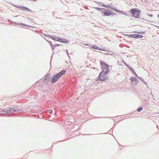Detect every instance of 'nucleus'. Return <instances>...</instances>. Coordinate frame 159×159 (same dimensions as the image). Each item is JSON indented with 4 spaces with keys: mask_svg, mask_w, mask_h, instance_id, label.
<instances>
[{
    "mask_svg": "<svg viewBox=\"0 0 159 159\" xmlns=\"http://www.w3.org/2000/svg\"><path fill=\"white\" fill-rule=\"evenodd\" d=\"M133 16L136 18H138L140 20H144L143 18L140 17L141 14V10L138 9L134 8L130 10Z\"/></svg>",
    "mask_w": 159,
    "mask_h": 159,
    "instance_id": "obj_1",
    "label": "nucleus"
},
{
    "mask_svg": "<svg viewBox=\"0 0 159 159\" xmlns=\"http://www.w3.org/2000/svg\"><path fill=\"white\" fill-rule=\"evenodd\" d=\"M66 71L65 70H62L59 73L54 75L51 79V81L52 83H54L57 81L58 79L63 75L64 74Z\"/></svg>",
    "mask_w": 159,
    "mask_h": 159,
    "instance_id": "obj_2",
    "label": "nucleus"
},
{
    "mask_svg": "<svg viewBox=\"0 0 159 159\" xmlns=\"http://www.w3.org/2000/svg\"><path fill=\"white\" fill-rule=\"evenodd\" d=\"M100 64L102 69V71L104 70V71H105V74H107L109 71V66L101 60L100 61Z\"/></svg>",
    "mask_w": 159,
    "mask_h": 159,
    "instance_id": "obj_3",
    "label": "nucleus"
},
{
    "mask_svg": "<svg viewBox=\"0 0 159 159\" xmlns=\"http://www.w3.org/2000/svg\"><path fill=\"white\" fill-rule=\"evenodd\" d=\"M107 74H105V71L104 70L102 71L98 76V80L102 81L106 80L108 79L107 76L106 75Z\"/></svg>",
    "mask_w": 159,
    "mask_h": 159,
    "instance_id": "obj_4",
    "label": "nucleus"
},
{
    "mask_svg": "<svg viewBox=\"0 0 159 159\" xmlns=\"http://www.w3.org/2000/svg\"><path fill=\"white\" fill-rule=\"evenodd\" d=\"M49 36V38H50L52 40H55V41H58L60 42V40H61L60 39L61 38H59V37H56L54 36H52V35H51L50 36Z\"/></svg>",
    "mask_w": 159,
    "mask_h": 159,
    "instance_id": "obj_5",
    "label": "nucleus"
},
{
    "mask_svg": "<svg viewBox=\"0 0 159 159\" xmlns=\"http://www.w3.org/2000/svg\"><path fill=\"white\" fill-rule=\"evenodd\" d=\"M10 110L11 111V113L13 112H15L16 113H19L20 112V110L16 109V107H10Z\"/></svg>",
    "mask_w": 159,
    "mask_h": 159,
    "instance_id": "obj_6",
    "label": "nucleus"
},
{
    "mask_svg": "<svg viewBox=\"0 0 159 159\" xmlns=\"http://www.w3.org/2000/svg\"><path fill=\"white\" fill-rule=\"evenodd\" d=\"M20 8L23 11H25L28 12H32V11L31 10L26 7L21 6Z\"/></svg>",
    "mask_w": 159,
    "mask_h": 159,
    "instance_id": "obj_7",
    "label": "nucleus"
},
{
    "mask_svg": "<svg viewBox=\"0 0 159 159\" xmlns=\"http://www.w3.org/2000/svg\"><path fill=\"white\" fill-rule=\"evenodd\" d=\"M111 15H112V13L111 11L110 10H108L107 9L106 11V12H105L103 16H109Z\"/></svg>",
    "mask_w": 159,
    "mask_h": 159,
    "instance_id": "obj_8",
    "label": "nucleus"
},
{
    "mask_svg": "<svg viewBox=\"0 0 159 159\" xmlns=\"http://www.w3.org/2000/svg\"><path fill=\"white\" fill-rule=\"evenodd\" d=\"M93 49H98L100 50H102V51H105V49H102L100 48H99L97 47L95 45H93L91 47Z\"/></svg>",
    "mask_w": 159,
    "mask_h": 159,
    "instance_id": "obj_9",
    "label": "nucleus"
},
{
    "mask_svg": "<svg viewBox=\"0 0 159 159\" xmlns=\"http://www.w3.org/2000/svg\"><path fill=\"white\" fill-rule=\"evenodd\" d=\"M130 79L132 82H136V83H138V79L135 77H131Z\"/></svg>",
    "mask_w": 159,
    "mask_h": 159,
    "instance_id": "obj_10",
    "label": "nucleus"
},
{
    "mask_svg": "<svg viewBox=\"0 0 159 159\" xmlns=\"http://www.w3.org/2000/svg\"><path fill=\"white\" fill-rule=\"evenodd\" d=\"M60 42H62L63 43H68L69 42V41H67L66 39H63L62 38H60Z\"/></svg>",
    "mask_w": 159,
    "mask_h": 159,
    "instance_id": "obj_11",
    "label": "nucleus"
},
{
    "mask_svg": "<svg viewBox=\"0 0 159 159\" xmlns=\"http://www.w3.org/2000/svg\"><path fill=\"white\" fill-rule=\"evenodd\" d=\"M4 114H7L9 113H11V111L10 110V107L8 108V109H6L4 111Z\"/></svg>",
    "mask_w": 159,
    "mask_h": 159,
    "instance_id": "obj_12",
    "label": "nucleus"
},
{
    "mask_svg": "<svg viewBox=\"0 0 159 159\" xmlns=\"http://www.w3.org/2000/svg\"><path fill=\"white\" fill-rule=\"evenodd\" d=\"M20 25L22 27H31V26L30 25H27L23 23H20Z\"/></svg>",
    "mask_w": 159,
    "mask_h": 159,
    "instance_id": "obj_13",
    "label": "nucleus"
},
{
    "mask_svg": "<svg viewBox=\"0 0 159 159\" xmlns=\"http://www.w3.org/2000/svg\"><path fill=\"white\" fill-rule=\"evenodd\" d=\"M128 36L131 38L136 39L137 34L129 35Z\"/></svg>",
    "mask_w": 159,
    "mask_h": 159,
    "instance_id": "obj_14",
    "label": "nucleus"
},
{
    "mask_svg": "<svg viewBox=\"0 0 159 159\" xmlns=\"http://www.w3.org/2000/svg\"><path fill=\"white\" fill-rule=\"evenodd\" d=\"M50 78V75L49 74H47L46 75L45 78H44V80H49Z\"/></svg>",
    "mask_w": 159,
    "mask_h": 159,
    "instance_id": "obj_15",
    "label": "nucleus"
},
{
    "mask_svg": "<svg viewBox=\"0 0 159 159\" xmlns=\"http://www.w3.org/2000/svg\"><path fill=\"white\" fill-rule=\"evenodd\" d=\"M107 10L105 9L104 8H101V10H100V11L102 12V13L104 14L105 12H106Z\"/></svg>",
    "mask_w": 159,
    "mask_h": 159,
    "instance_id": "obj_16",
    "label": "nucleus"
},
{
    "mask_svg": "<svg viewBox=\"0 0 159 159\" xmlns=\"http://www.w3.org/2000/svg\"><path fill=\"white\" fill-rule=\"evenodd\" d=\"M143 37V36L141 35L137 34L136 39L141 38Z\"/></svg>",
    "mask_w": 159,
    "mask_h": 159,
    "instance_id": "obj_17",
    "label": "nucleus"
},
{
    "mask_svg": "<svg viewBox=\"0 0 159 159\" xmlns=\"http://www.w3.org/2000/svg\"><path fill=\"white\" fill-rule=\"evenodd\" d=\"M143 110V107H142L138 108L137 109V111L138 112H140Z\"/></svg>",
    "mask_w": 159,
    "mask_h": 159,
    "instance_id": "obj_18",
    "label": "nucleus"
},
{
    "mask_svg": "<svg viewBox=\"0 0 159 159\" xmlns=\"http://www.w3.org/2000/svg\"><path fill=\"white\" fill-rule=\"evenodd\" d=\"M107 7H108L109 8V10H111V11H113V10H114V8H113V7H112L108 5Z\"/></svg>",
    "mask_w": 159,
    "mask_h": 159,
    "instance_id": "obj_19",
    "label": "nucleus"
},
{
    "mask_svg": "<svg viewBox=\"0 0 159 159\" xmlns=\"http://www.w3.org/2000/svg\"><path fill=\"white\" fill-rule=\"evenodd\" d=\"M132 73H135V71L131 67L129 69Z\"/></svg>",
    "mask_w": 159,
    "mask_h": 159,
    "instance_id": "obj_20",
    "label": "nucleus"
},
{
    "mask_svg": "<svg viewBox=\"0 0 159 159\" xmlns=\"http://www.w3.org/2000/svg\"><path fill=\"white\" fill-rule=\"evenodd\" d=\"M114 11H115L116 12H119L120 13L121 12V11L120 10H117L116 9H115V8H114Z\"/></svg>",
    "mask_w": 159,
    "mask_h": 159,
    "instance_id": "obj_21",
    "label": "nucleus"
},
{
    "mask_svg": "<svg viewBox=\"0 0 159 159\" xmlns=\"http://www.w3.org/2000/svg\"><path fill=\"white\" fill-rule=\"evenodd\" d=\"M16 109L20 110V112L22 111V109L18 107H16Z\"/></svg>",
    "mask_w": 159,
    "mask_h": 159,
    "instance_id": "obj_22",
    "label": "nucleus"
},
{
    "mask_svg": "<svg viewBox=\"0 0 159 159\" xmlns=\"http://www.w3.org/2000/svg\"><path fill=\"white\" fill-rule=\"evenodd\" d=\"M120 13H121L125 15L126 16H128L127 14L126 13H125L124 11H121V12Z\"/></svg>",
    "mask_w": 159,
    "mask_h": 159,
    "instance_id": "obj_23",
    "label": "nucleus"
},
{
    "mask_svg": "<svg viewBox=\"0 0 159 159\" xmlns=\"http://www.w3.org/2000/svg\"><path fill=\"white\" fill-rule=\"evenodd\" d=\"M48 112L50 114H52L53 112V111L52 109H50L48 110Z\"/></svg>",
    "mask_w": 159,
    "mask_h": 159,
    "instance_id": "obj_24",
    "label": "nucleus"
},
{
    "mask_svg": "<svg viewBox=\"0 0 159 159\" xmlns=\"http://www.w3.org/2000/svg\"><path fill=\"white\" fill-rule=\"evenodd\" d=\"M12 5L16 7H17V8H21V7L18 6L16 5H14V4H12Z\"/></svg>",
    "mask_w": 159,
    "mask_h": 159,
    "instance_id": "obj_25",
    "label": "nucleus"
},
{
    "mask_svg": "<svg viewBox=\"0 0 159 159\" xmlns=\"http://www.w3.org/2000/svg\"><path fill=\"white\" fill-rule=\"evenodd\" d=\"M102 5H101V6H102V7H107L108 5H106L103 4L102 3Z\"/></svg>",
    "mask_w": 159,
    "mask_h": 159,
    "instance_id": "obj_26",
    "label": "nucleus"
},
{
    "mask_svg": "<svg viewBox=\"0 0 159 159\" xmlns=\"http://www.w3.org/2000/svg\"><path fill=\"white\" fill-rule=\"evenodd\" d=\"M138 78L142 82H143V81L144 80L141 77H139Z\"/></svg>",
    "mask_w": 159,
    "mask_h": 159,
    "instance_id": "obj_27",
    "label": "nucleus"
},
{
    "mask_svg": "<svg viewBox=\"0 0 159 159\" xmlns=\"http://www.w3.org/2000/svg\"><path fill=\"white\" fill-rule=\"evenodd\" d=\"M54 45L55 47L60 46V45L59 44H54Z\"/></svg>",
    "mask_w": 159,
    "mask_h": 159,
    "instance_id": "obj_28",
    "label": "nucleus"
},
{
    "mask_svg": "<svg viewBox=\"0 0 159 159\" xmlns=\"http://www.w3.org/2000/svg\"><path fill=\"white\" fill-rule=\"evenodd\" d=\"M12 23H14L15 24V25H20V23H16V22H12Z\"/></svg>",
    "mask_w": 159,
    "mask_h": 159,
    "instance_id": "obj_29",
    "label": "nucleus"
},
{
    "mask_svg": "<svg viewBox=\"0 0 159 159\" xmlns=\"http://www.w3.org/2000/svg\"><path fill=\"white\" fill-rule=\"evenodd\" d=\"M138 34H145V32H138Z\"/></svg>",
    "mask_w": 159,
    "mask_h": 159,
    "instance_id": "obj_30",
    "label": "nucleus"
},
{
    "mask_svg": "<svg viewBox=\"0 0 159 159\" xmlns=\"http://www.w3.org/2000/svg\"><path fill=\"white\" fill-rule=\"evenodd\" d=\"M133 74H134V75H135V76L137 77H138V78L139 77V76H138V75H137V74L135 73H135H133Z\"/></svg>",
    "mask_w": 159,
    "mask_h": 159,
    "instance_id": "obj_31",
    "label": "nucleus"
},
{
    "mask_svg": "<svg viewBox=\"0 0 159 159\" xmlns=\"http://www.w3.org/2000/svg\"><path fill=\"white\" fill-rule=\"evenodd\" d=\"M147 14L148 15V16H149L150 17H152L153 16V15H152L150 14H148V13H147Z\"/></svg>",
    "mask_w": 159,
    "mask_h": 159,
    "instance_id": "obj_32",
    "label": "nucleus"
},
{
    "mask_svg": "<svg viewBox=\"0 0 159 159\" xmlns=\"http://www.w3.org/2000/svg\"><path fill=\"white\" fill-rule=\"evenodd\" d=\"M96 9H97L99 11H100V10H101V8H99V7H96L95 8Z\"/></svg>",
    "mask_w": 159,
    "mask_h": 159,
    "instance_id": "obj_33",
    "label": "nucleus"
},
{
    "mask_svg": "<svg viewBox=\"0 0 159 159\" xmlns=\"http://www.w3.org/2000/svg\"><path fill=\"white\" fill-rule=\"evenodd\" d=\"M55 47L54 45H53L52 46L51 48L53 50L55 48Z\"/></svg>",
    "mask_w": 159,
    "mask_h": 159,
    "instance_id": "obj_34",
    "label": "nucleus"
},
{
    "mask_svg": "<svg viewBox=\"0 0 159 159\" xmlns=\"http://www.w3.org/2000/svg\"><path fill=\"white\" fill-rule=\"evenodd\" d=\"M43 35L45 36H47L48 37H49V36H50L51 35H47L46 34H43Z\"/></svg>",
    "mask_w": 159,
    "mask_h": 159,
    "instance_id": "obj_35",
    "label": "nucleus"
},
{
    "mask_svg": "<svg viewBox=\"0 0 159 159\" xmlns=\"http://www.w3.org/2000/svg\"><path fill=\"white\" fill-rule=\"evenodd\" d=\"M124 64L125 65L127 64L123 60H122Z\"/></svg>",
    "mask_w": 159,
    "mask_h": 159,
    "instance_id": "obj_36",
    "label": "nucleus"
},
{
    "mask_svg": "<svg viewBox=\"0 0 159 159\" xmlns=\"http://www.w3.org/2000/svg\"><path fill=\"white\" fill-rule=\"evenodd\" d=\"M47 41L49 43V44L50 45L52 43L51 41H48V40H47Z\"/></svg>",
    "mask_w": 159,
    "mask_h": 159,
    "instance_id": "obj_37",
    "label": "nucleus"
},
{
    "mask_svg": "<svg viewBox=\"0 0 159 159\" xmlns=\"http://www.w3.org/2000/svg\"><path fill=\"white\" fill-rule=\"evenodd\" d=\"M143 83L145 84H146V85H147V83L144 81L143 80Z\"/></svg>",
    "mask_w": 159,
    "mask_h": 159,
    "instance_id": "obj_38",
    "label": "nucleus"
},
{
    "mask_svg": "<svg viewBox=\"0 0 159 159\" xmlns=\"http://www.w3.org/2000/svg\"><path fill=\"white\" fill-rule=\"evenodd\" d=\"M116 15V13L115 12H113V13H112V15Z\"/></svg>",
    "mask_w": 159,
    "mask_h": 159,
    "instance_id": "obj_39",
    "label": "nucleus"
},
{
    "mask_svg": "<svg viewBox=\"0 0 159 159\" xmlns=\"http://www.w3.org/2000/svg\"><path fill=\"white\" fill-rule=\"evenodd\" d=\"M66 53H67V55H69V53H68V50H66Z\"/></svg>",
    "mask_w": 159,
    "mask_h": 159,
    "instance_id": "obj_40",
    "label": "nucleus"
},
{
    "mask_svg": "<svg viewBox=\"0 0 159 159\" xmlns=\"http://www.w3.org/2000/svg\"><path fill=\"white\" fill-rule=\"evenodd\" d=\"M127 67L129 68V69L131 67L130 66H128V67Z\"/></svg>",
    "mask_w": 159,
    "mask_h": 159,
    "instance_id": "obj_41",
    "label": "nucleus"
},
{
    "mask_svg": "<svg viewBox=\"0 0 159 159\" xmlns=\"http://www.w3.org/2000/svg\"><path fill=\"white\" fill-rule=\"evenodd\" d=\"M50 45L51 46V47H52V46H53V45H52V43L51 44H50Z\"/></svg>",
    "mask_w": 159,
    "mask_h": 159,
    "instance_id": "obj_42",
    "label": "nucleus"
},
{
    "mask_svg": "<svg viewBox=\"0 0 159 159\" xmlns=\"http://www.w3.org/2000/svg\"><path fill=\"white\" fill-rule=\"evenodd\" d=\"M125 66L127 67L128 66H129L128 65L126 64V65H125Z\"/></svg>",
    "mask_w": 159,
    "mask_h": 159,
    "instance_id": "obj_43",
    "label": "nucleus"
},
{
    "mask_svg": "<svg viewBox=\"0 0 159 159\" xmlns=\"http://www.w3.org/2000/svg\"><path fill=\"white\" fill-rule=\"evenodd\" d=\"M84 45H88V44H84Z\"/></svg>",
    "mask_w": 159,
    "mask_h": 159,
    "instance_id": "obj_44",
    "label": "nucleus"
},
{
    "mask_svg": "<svg viewBox=\"0 0 159 159\" xmlns=\"http://www.w3.org/2000/svg\"><path fill=\"white\" fill-rule=\"evenodd\" d=\"M157 17L158 18H159V14L157 15Z\"/></svg>",
    "mask_w": 159,
    "mask_h": 159,
    "instance_id": "obj_45",
    "label": "nucleus"
},
{
    "mask_svg": "<svg viewBox=\"0 0 159 159\" xmlns=\"http://www.w3.org/2000/svg\"><path fill=\"white\" fill-rule=\"evenodd\" d=\"M67 55L68 56V57L69 58V57H70V56H69V55Z\"/></svg>",
    "mask_w": 159,
    "mask_h": 159,
    "instance_id": "obj_46",
    "label": "nucleus"
},
{
    "mask_svg": "<svg viewBox=\"0 0 159 159\" xmlns=\"http://www.w3.org/2000/svg\"><path fill=\"white\" fill-rule=\"evenodd\" d=\"M67 55L68 56V57L69 58V57H70V56H69V55Z\"/></svg>",
    "mask_w": 159,
    "mask_h": 159,
    "instance_id": "obj_47",
    "label": "nucleus"
},
{
    "mask_svg": "<svg viewBox=\"0 0 159 159\" xmlns=\"http://www.w3.org/2000/svg\"><path fill=\"white\" fill-rule=\"evenodd\" d=\"M117 117H118V119H119V116H118Z\"/></svg>",
    "mask_w": 159,
    "mask_h": 159,
    "instance_id": "obj_48",
    "label": "nucleus"
},
{
    "mask_svg": "<svg viewBox=\"0 0 159 159\" xmlns=\"http://www.w3.org/2000/svg\"><path fill=\"white\" fill-rule=\"evenodd\" d=\"M102 117H99V118H101Z\"/></svg>",
    "mask_w": 159,
    "mask_h": 159,
    "instance_id": "obj_49",
    "label": "nucleus"
}]
</instances>
